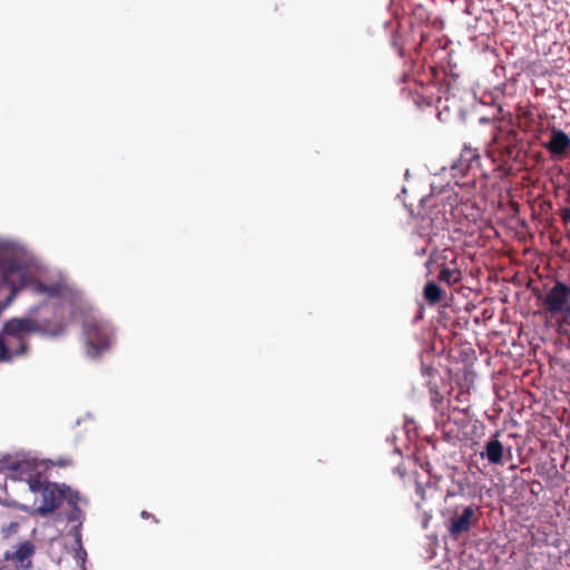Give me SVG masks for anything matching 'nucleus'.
Segmentation results:
<instances>
[{
	"label": "nucleus",
	"mask_w": 570,
	"mask_h": 570,
	"mask_svg": "<svg viewBox=\"0 0 570 570\" xmlns=\"http://www.w3.org/2000/svg\"><path fill=\"white\" fill-rule=\"evenodd\" d=\"M67 320L55 307L49 316H36L29 314L22 317H12L7 321V332L14 338H22L29 342L31 334H38L42 337L55 338L65 334L67 330Z\"/></svg>",
	"instance_id": "nucleus-1"
},
{
	"label": "nucleus",
	"mask_w": 570,
	"mask_h": 570,
	"mask_svg": "<svg viewBox=\"0 0 570 570\" xmlns=\"http://www.w3.org/2000/svg\"><path fill=\"white\" fill-rule=\"evenodd\" d=\"M443 291L435 282H428L424 286L423 295L430 305L440 303L443 298Z\"/></svg>",
	"instance_id": "nucleus-14"
},
{
	"label": "nucleus",
	"mask_w": 570,
	"mask_h": 570,
	"mask_svg": "<svg viewBox=\"0 0 570 570\" xmlns=\"http://www.w3.org/2000/svg\"><path fill=\"white\" fill-rule=\"evenodd\" d=\"M499 436L500 432H495L485 443L484 451L481 452V458H485L491 464H502L503 462L504 448Z\"/></svg>",
	"instance_id": "nucleus-13"
},
{
	"label": "nucleus",
	"mask_w": 570,
	"mask_h": 570,
	"mask_svg": "<svg viewBox=\"0 0 570 570\" xmlns=\"http://www.w3.org/2000/svg\"><path fill=\"white\" fill-rule=\"evenodd\" d=\"M544 147L552 156H562L570 148V137L561 129H552Z\"/></svg>",
	"instance_id": "nucleus-12"
},
{
	"label": "nucleus",
	"mask_w": 570,
	"mask_h": 570,
	"mask_svg": "<svg viewBox=\"0 0 570 570\" xmlns=\"http://www.w3.org/2000/svg\"><path fill=\"white\" fill-rule=\"evenodd\" d=\"M67 499H68V502H69L70 504L76 505V504H77V502H78V499H79V498H78V494L76 493V494H73V495H70V497H69V498H67Z\"/></svg>",
	"instance_id": "nucleus-22"
},
{
	"label": "nucleus",
	"mask_w": 570,
	"mask_h": 570,
	"mask_svg": "<svg viewBox=\"0 0 570 570\" xmlns=\"http://www.w3.org/2000/svg\"><path fill=\"white\" fill-rule=\"evenodd\" d=\"M83 334L86 338L87 354L98 357L108 350L112 343L114 330L109 323L94 316L83 321Z\"/></svg>",
	"instance_id": "nucleus-3"
},
{
	"label": "nucleus",
	"mask_w": 570,
	"mask_h": 570,
	"mask_svg": "<svg viewBox=\"0 0 570 570\" xmlns=\"http://www.w3.org/2000/svg\"><path fill=\"white\" fill-rule=\"evenodd\" d=\"M478 521L479 518L475 514L474 505H468L463 509L462 513L450 518L448 524L449 534L454 540H458L461 535L468 533Z\"/></svg>",
	"instance_id": "nucleus-9"
},
{
	"label": "nucleus",
	"mask_w": 570,
	"mask_h": 570,
	"mask_svg": "<svg viewBox=\"0 0 570 570\" xmlns=\"http://www.w3.org/2000/svg\"><path fill=\"white\" fill-rule=\"evenodd\" d=\"M140 517H141L142 519H149V518H150V519H153V521H154L155 523H158V522H159V520H158L154 514H151V513H149V512H147V511H141Z\"/></svg>",
	"instance_id": "nucleus-21"
},
{
	"label": "nucleus",
	"mask_w": 570,
	"mask_h": 570,
	"mask_svg": "<svg viewBox=\"0 0 570 570\" xmlns=\"http://www.w3.org/2000/svg\"><path fill=\"white\" fill-rule=\"evenodd\" d=\"M430 391H431V400L433 403H440L442 401V395L440 394V392L436 390V387H430Z\"/></svg>",
	"instance_id": "nucleus-19"
},
{
	"label": "nucleus",
	"mask_w": 570,
	"mask_h": 570,
	"mask_svg": "<svg viewBox=\"0 0 570 570\" xmlns=\"http://www.w3.org/2000/svg\"><path fill=\"white\" fill-rule=\"evenodd\" d=\"M12 471L16 473L13 478L27 482L31 492L40 491L43 481L42 471L36 461L18 462L12 466Z\"/></svg>",
	"instance_id": "nucleus-8"
},
{
	"label": "nucleus",
	"mask_w": 570,
	"mask_h": 570,
	"mask_svg": "<svg viewBox=\"0 0 570 570\" xmlns=\"http://www.w3.org/2000/svg\"><path fill=\"white\" fill-rule=\"evenodd\" d=\"M522 153V138L520 132L512 128H499L491 140L488 156L499 168H504L517 161Z\"/></svg>",
	"instance_id": "nucleus-2"
},
{
	"label": "nucleus",
	"mask_w": 570,
	"mask_h": 570,
	"mask_svg": "<svg viewBox=\"0 0 570 570\" xmlns=\"http://www.w3.org/2000/svg\"><path fill=\"white\" fill-rule=\"evenodd\" d=\"M416 494L420 495L421 500H426L425 489L421 483H416Z\"/></svg>",
	"instance_id": "nucleus-20"
},
{
	"label": "nucleus",
	"mask_w": 570,
	"mask_h": 570,
	"mask_svg": "<svg viewBox=\"0 0 570 570\" xmlns=\"http://www.w3.org/2000/svg\"><path fill=\"white\" fill-rule=\"evenodd\" d=\"M439 281L448 285L458 284L462 278V273L458 267L443 266L438 276Z\"/></svg>",
	"instance_id": "nucleus-15"
},
{
	"label": "nucleus",
	"mask_w": 570,
	"mask_h": 570,
	"mask_svg": "<svg viewBox=\"0 0 570 570\" xmlns=\"http://www.w3.org/2000/svg\"><path fill=\"white\" fill-rule=\"evenodd\" d=\"M21 278L23 287L28 288L31 293L48 299H63L70 297L72 294L71 288L62 277L40 279L22 275Z\"/></svg>",
	"instance_id": "nucleus-5"
},
{
	"label": "nucleus",
	"mask_w": 570,
	"mask_h": 570,
	"mask_svg": "<svg viewBox=\"0 0 570 570\" xmlns=\"http://www.w3.org/2000/svg\"><path fill=\"white\" fill-rule=\"evenodd\" d=\"M17 291H18V288H16V287L12 288V295H16Z\"/></svg>",
	"instance_id": "nucleus-23"
},
{
	"label": "nucleus",
	"mask_w": 570,
	"mask_h": 570,
	"mask_svg": "<svg viewBox=\"0 0 570 570\" xmlns=\"http://www.w3.org/2000/svg\"><path fill=\"white\" fill-rule=\"evenodd\" d=\"M480 169V155L476 149L465 146L459 159L452 165V170L461 175Z\"/></svg>",
	"instance_id": "nucleus-11"
},
{
	"label": "nucleus",
	"mask_w": 570,
	"mask_h": 570,
	"mask_svg": "<svg viewBox=\"0 0 570 570\" xmlns=\"http://www.w3.org/2000/svg\"><path fill=\"white\" fill-rule=\"evenodd\" d=\"M431 259L433 262H438V263L441 259H443L444 261L443 265L446 266V262L448 261H450L451 263H454L455 254H454V252L452 249L444 248L443 252L432 254Z\"/></svg>",
	"instance_id": "nucleus-16"
},
{
	"label": "nucleus",
	"mask_w": 570,
	"mask_h": 570,
	"mask_svg": "<svg viewBox=\"0 0 570 570\" xmlns=\"http://www.w3.org/2000/svg\"><path fill=\"white\" fill-rule=\"evenodd\" d=\"M35 553L36 546L27 540L14 546L12 551H7L4 558L17 568L28 569L31 567V560Z\"/></svg>",
	"instance_id": "nucleus-10"
},
{
	"label": "nucleus",
	"mask_w": 570,
	"mask_h": 570,
	"mask_svg": "<svg viewBox=\"0 0 570 570\" xmlns=\"http://www.w3.org/2000/svg\"><path fill=\"white\" fill-rule=\"evenodd\" d=\"M50 465L52 466H59V468H67L71 466L73 461L70 456H59L56 460H49Z\"/></svg>",
	"instance_id": "nucleus-18"
},
{
	"label": "nucleus",
	"mask_w": 570,
	"mask_h": 570,
	"mask_svg": "<svg viewBox=\"0 0 570 570\" xmlns=\"http://www.w3.org/2000/svg\"><path fill=\"white\" fill-rule=\"evenodd\" d=\"M69 491L70 489L66 485L60 487L58 483L42 481L39 491L42 495V503L36 509V513L41 517L52 513L60 508Z\"/></svg>",
	"instance_id": "nucleus-7"
},
{
	"label": "nucleus",
	"mask_w": 570,
	"mask_h": 570,
	"mask_svg": "<svg viewBox=\"0 0 570 570\" xmlns=\"http://www.w3.org/2000/svg\"><path fill=\"white\" fill-rule=\"evenodd\" d=\"M20 529L19 521H11L8 524L1 527V534L3 539H8L18 533Z\"/></svg>",
	"instance_id": "nucleus-17"
},
{
	"label": "nucleus",
	"mask_w": 570,
	"mask_h": 570,
	"mask_svg": "<svg viewBox=\"0 0 570 570\" xmlns=\"http://www.w3.org/2000/svg\"><path fill=\"white\" fill-rule=\"evenodd\" d=\"M544 313L559 324L568 323L570 317V285L557 281L542 297Z\"/></svg>",
	"instance_id": "nucleus-4"
},
{
	"label": "nucleus",
	"mask_w": 570,
	"mask_h": 570,
	"mask_svg": "<svg viewBox=\"0 0 570 570\" xmlns=\"http://www.w3.org/2000/svg\"><path fill=\"white\" fill-rule=\"evenodd\" d=\"M30 352V342L14 338L8 334L6 321L0 332V363H12L18 358L27 357Z\"/></svg>",
	"instance_id": "nucleus-6"
}]
</instances>
